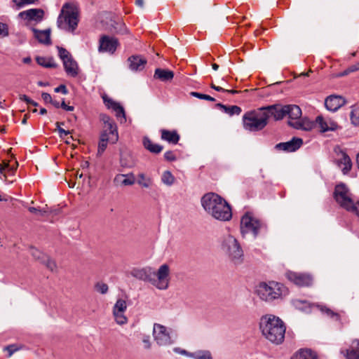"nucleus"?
Listing matches in <instances>:
<instances>
[{
	"mask_svg": "<svg viewBox=\"0 0 359 359\" xmlns=\"http://www.w3.org/2000/svg\"><path fill=\"white\" fill-rule=\"evenodd\" d=\"M78 10L72 4H65L57 18V26L62 29L73 32L78 25Z\"/></svg>",
	"mask_w": 359,
	"mask_h": 359,
	"instance_id": "423d86ee",
	"label": "nucleus"
},
{
	"mask_svg": "<svg viewBox=\"0 0 359 359\" xmlns=\"http://www.w3.org/2000/svg\"><path fill=\"white\" fill-rule=\"evenodd\" d=\"M129 67L132 71L142 70L147 64V60L140 55H133L128 58Z\"/></svg>",
	"mask_w": 359,
	"mask_h": 359,
	"instance_id": "412c9836",
	"label": "nucleus"
},
{
	"mask_svg": "<svg viewBox=\"0 0 359 359\" xmlns=\"http://www.w3.org/2000/svg\"><path fill=\"white\" fill-rule=\"evenodd\" d=\"M359 70V62L357 63L352 65L349 67V71H352V72H356Z\"/></svg>",
	"mask_w": 359,
	"mask_h": 359,
	"instance_id": "69168bd1",
	"label": "nucleus"
},
{
	"mask_svg": "<svg viewBox=\"0 0 359 359\" xmlns=\"http://www.w3.org/2000/svg\"><path fill=\"white\" fill-rule=\"evenodd\" d=\"M104 135H100V142L98 144V149L97 153L98 154L101 155L106 149L108 144V141L107 140L104 139Z\"/></svg>",
	"mask_w": 359,
	"mask_h": 359,
	"instance_id": "79ce46f5",
	"label": "nucleus"
},
{
	"mask_svg": "<svg viewBox=\"0 0 359 359\" xmlns=\"http://www.w3.org/2000/svg\"><path fill=\"white\" fill-rule=\"evenodd\" d=\"M138 184L144 188H149L153 183L151 177H147L144 173L138 174Z\"/></svg>",
	"mask_w": 359,
	"mask_h": 359,
	"instance_id": "f704fd0d",
	"label": "nucleus"
},
{
	"mask_svg": "<svg viewBox=\"0 0 359 359\" xmlns=\"http://www.w3.org/2000/svg\"><path fill=\"white\" fill-rule=\"evenodd\" d=\"M221 248L224 253L233 264L243 262L244 252L238 240L231 235L223 237Z\"/></svg>",
	"mask_w": 359,
	"mask_h": 359,
	"instance_id": "20e7f679",
	"label": "nucleus"
},
{
	"mask_svg": "<svg viewBox=\"0 0 359 359\" xmlns=\"http://www.w3.org/2000/svg\"><path fill=\"white\" fill-rule=\"evenodd\" d=\"M143 145L151 153L158 154L163 150V147L161 145L153 143L147 137H144Z\"/></svg>",
	"mask_w": 359,
	"mask_h": 359,
	"instance_id": "cd10ccee",
	"label": "nucleus"
},
{
	"mask_svg": "<svg viewBox=\"0 0 359 359\" xmlns=\"http://www.w3.org/2000/svg\"><path fill=\"white\" fill-rule=\"evenodd\" d=\"M173 350L175 353L187 356V357H189V354H191V352H189L184 349H182L180 348H175Z\"/></svg>",
	"mask_w": 359,
	"mask_h": 359,
	"instance_id": "bf43d9fd",
	"label": "nucleus"
},
{
	"mask_svg": "<svg viewBox=\"0 0 359 359\" xmlns=\"http://www.w3.org/2000/svg\"><path fill=\"white\" fill-rule=\"evenodd\" d=\"M265 114H267L268 119L273 116L276 121L281 120L286 116L285 106L278 104L271 105L263 107Z\"/></svg>",
	"mask_w": 359,
	"mask_h": 359,
	"instance_id": "dca6fc26",
	"label": "nucleus"
},
{
	"mask_svg": "<svg viewBox=\"0 0 359 359\" xmlns=\"http://www.w3.org/2000/svg\"><path fill=\"white\" fill-rule=\"evenodd\" d=\"M268 123V116L263 107L246 112L243 116L245 130L257 132L262 130Z\"/></svg>",
	"mask_w": 359,
	"mask_h": 359,
	"instance_id": "39448f33",
	"label": "nucleus"
},
{
	"mask_svg": "<svg viewBox=\"0 0 359 359\" xmlns=\"http://www.w3.org/2000/svg\"><path fill=\"white\" fill-rule=\"evenodd\" d=\"M4 350L8 351V356L11 357L15 351H17L18 350V348L15 345L12 344V345L6 346L4 348Z\"/></svg>",
	"mask_w": 359,
	"mask_h": 359,
	"instance_id": "5fc2aeb1",
	"label": "nucleus"
},
{
	"mask_svg": "<svg viewBox=\"0 0 359 359\" xmlns=\"http://www.w3.org/2000/svg\"><path fill=\"white\" fill-rule=\"evenodd\" d=\"M31 254L36 259H40L42 261L45 255L36 248L31 249Z\"/></svg>",
	"mask_w": 359,
	"mask_h": 359,
	"instance_id": "8fccbe9b",
	"label": "nucleus"
},
{
	"mask_svg": "<svg viewBox=\"0 0 359 359\" xmlns=\"http://www.w3.org/2000/svg\"><path fill=\"white\" fill-rule=\"evenodd\" d=\"M8 28L6 24L0 22V39L8 36Z\"/></svg>",
	"mask_w": 359,
	"mask_h": 359,
	"instance_id": "de8ad7c7",
	"label": "nucleus"
},
{
	"mask_svg": "<svg viewBox=\"0 0 359 359\" xmlns=\"http://www.w3.org/2000/svg\"><path fill=\"white\" fill-rule=\"evenodd\" d=\"M217 107L220 108L224 113L229 114V116L239 115L242 111L241 108L236 105L226 106L221 103H218Z\"/></svg>",
	"mask_w": 359,
	"mask_h": 359,
	"instance_id": "c85d7f7f",
	"label": "nucleus"
},
{
	"mask_svg": "<svg viewBox=\"0 0 359 359\" xmlns=\"http://www.w3.org/2000/svg\"><path fill=\"white\" fill-rule=\"evenodd\" d=\"M112 313L114 320L117 324L123 325L127 323L128 318L124 314L125 312L112 311Z\"/></svg>",
	"mask_w": 359,
	"mask_h": 359,
	"instance_id": "4c0bfd02",
	"label": "nucleus"
},
{
	"mask_svg": "<svg viewBox=\"0 0 359 359\" xmlns=\"http://www.w3.org/2000/svg\"><path fill=\"white\" fill-rule=\"evenodd\" d=\"M121 164L122 166L123 167H127V168H131L134 165V163L132 162V163H127V162H125L124 161V159L123 158H121Z\"/></svg>",
	"mask_w": 359,
	"mask_h": 359,
	"instance_id": "0e129e2a",
	"label": "nucleus"
},
{
	"mask_svg": "<svg viewBox=\"0 0 359 359\" xmlns=\"http://www.w3.org/2000/svg\"><path fill=\"white\" fill-rule=\"evenodd\" d=\"M334 198L338 205L348 212L353 210V207L357 201L354 200L352 194L344 184H339L335 187Z\"/></svg>",
	"mask_w": 359,
	"mask_h": 359,
	"instance_id": "1a4fd4ad",
	"label": "nucleus"
},
{
	"mask_svg": "<svg viewBox=\"0 0 359 359\" xmlns=\"http://www.w3.org/2000/svg\"><path fill=\"white\" fill-rule=\"evenodd\" d=\"M100 119L103 122L104 126H106L108 129L111 130V128H112L111 126L113 123H115L113 121V120L109 116H108L107 115H105V114H102L100 116Z\"/></svg>",
	"mask_w": 359,
	"mask_h": 359,
	"instance_id": "c03bdc74",
	"label": "nucleus"
},
{
	"mask_svg": "<svg viewBox=\"0 0 359 359\" xmlns=\"http://www.w3.org/2000/svg\"><path fill=\"white\" fill-rule=\"evenodd\" d=\"M100 135H104L105 137L104 139L107 140V141L109 142V143H111V135L109 134V133L102 132Z\"/></svg>",
	"mask_w": 359,
	"mask_h": 359,
	"instance_id": "774afa93",
	"label": "nucleus"
},
{
	"mask_svg": "<svg viewBox=\"0 0 359 359\" xmlns=\"http://www.w3.org/2000/svg\"><path fill=\"white\" fill-rule=\"evenodd\" d=\"M111 126H112L111 130H109L107 128V127L106 126H104L102 132L109 133V134L111 135V144H114L118 141V135L116 125L115 123H113Z\"/></svg>",
	"mask_w": 359,
	"mask_h": 359,
	"instance_id": "e433bc0d",
	"label": "nucleus"
},
{
	"mask_svg": "<svg viewBox=\"0 0 359 359\" xmlns=\"http://www.w3.org/2000/svg\"><path fill=\"white\" fill-rule=\"evenodd\" d=\"M191 95L194 97H196L201 99V100H206L211 101V102H214L215 100L214 97H212L210 95L199 93L197 92H191Z\"/></svg>",
	"mask_w": 359,
	"mask_h": 359,
	"instance_id": "a18cd8bd",
	"label": "nucleus"
},
{
	"mask_svg": "<svg viewBox=\"0 0 359 359\" xmlns=\"http://www.w3.org/2000/svg\"><path fill=\"white\" fill-rule=\"evenodd\" d=\"M37 0H13V1L16 4L19 8L23 6L26 4H31L36 1Z\"/></svg>",
	"mask_w": 359,
	"mask_h": 359,
	"instance_id": "603ef678",
	"label": "nucleus"
},
{
	"mask_svg": "<svg viewBox=\"0 0 359 359\" xmlns=\"http://www.w3.org/2000/svg\"><path fill=\"white\" fill-rule=\"evenodd\" d=\"M29 211L32 213L43 216L48 213L47 209H38L36 208L30 207Z\"/></svg>",
	"mask_w": 359,
	"mask_h": 359,
	"instance_id": "09e8293b",
	"label": "nucleus"
},
{
	"mask_svg": "<svg viewBox=\"0 0 359 359\" xmlns=\"http://www.w3.org/2000/svg\"><path fill=\"white\" fill-rule=\"evenodd\" d=\"M118 43L116 38L102 36L100 39L99 51L113 53L116 50Z\"/></svg>",
	"mask_w": 359,
	"mask_h": 359,
	"instance_id": "2eb2a0df",
	"label": "nucleus"
},
{
	"mask_svg": "<svg viewBox=\"0 0 359 359\" xmlns=\"http://www.w3.org/2000/svg\"><path fill=\"white\" fill-rule=\"evenodd\" d=\"M55 124L57 126V130L58 131L60 137L64 138L65 136H67V135L71 133L69 130H65L63 128H62L60 127V122H57Z\"/></svg>",
	"mask_w": 359,
	"mask_h": 359,
	"instance_id": "3c124183",
	"label": "nucleus"
},
{
	"mask_svg": "<svg viewBox=\"0 0 359 359\" xmlns=\"http://www.w3.org/2000/svg\"><path fill=\"white\" fill-rule=\"evenodd\" d=\"M175 181L173 175L169 170H165L161 175V182L166 186H172Z\"/></svg>",
	"mask_w": 359,
	"mask_h": 359,
	"instance_id": "72a5a7b5",
	"label": "nucleus"
},
{
	"mask_svg": "<svg viewBox=\"0 0 359 359\" xmlns=\"http://www.w3.org/2000/svg\"><path fill=\"white\" fill-rule=\"evenodd\" d=\"M62 62L65 70L68 75L72 77H75L78 75V65L72 57H69V59L63 61Z\"/></svg>",
	"mask_w": 359,
	"mask_h": 359,
	"instance_id": "5701e85b",
	"label": "nucleus"
},
{
	"mask_svg": "<svg viewBox=\"0 0 359 359\" xmlns=\"http://www.w3.org/2000/svg\"><path fill=\"white\" fill-rule=\"evenodd\" d=\"M259 329L263 336L271 343H283L286 328L278 317L270 314L262 316L259 321Z\"/></svg>",
	"mask_w": 359,
	"mask_h": 359,
	"instance_id": "7ed1b4c3",
	"label": "nucleus"
},
{
	"mask_svg": "<svg viewBox=\"0 0 359 359\" xmlns=\"http://www.w3.org/2000/svg\"><path fill=\"white\" fill-rule=\"evenodd\" d=\"M286 275L289 280L300 287L310 286L313 282L312 277L309 274L289 271Z\"/></svg>",
	"mask_w": 359,
	"mask_h": 359,
	"instance_id": "f8f14e48",
	"label": "nucleus"
},
{
	"mask_svg": "<svg viewBox=\"0 0 359 359\" xmlns=\"http://www.w3.org/2000/svg\"><path fill=\"white\" fill-rule=\"evenodd\" d=\"M265 228L264 224L259 219L252 217L250 213H245L241 220V233L243 237L252 234L257 238L259 232Z\"/></svg>",
	"mask_w": 359,
	"mask_h": 359,
	"instance_id": "6e6552de",
	"label": "nucleus"
},
{
	"mask_svg": "<svg viewBox=\"0 0 359 359\" xmlns=\"http://www.w3.org/2000/svg\"><path fill=\"white\" fill-rule=\"evenodd\" d=\"M58 54L60 59L63 61L69 59V57H72V56L65 48L62 47H57Z\"/></svg>",
	"mask_w": 359,
	"mask_h": 359,
	"instance_id": "37998d69",
	"label": "nucleus"
},
{
	"mask_svg": "<svg viewBox=\"0 0 359 359\" xmlns=\"http://www.w3.org/2000/svg\"><path fill=\"white\" fill-rule=\"evenodd\" d=\"M37 63L44 67L46 68H52L56 67L57 65L55 63L54 60L51 57H37L36 58Z\"/></svg>",
	"mask_w": 359,
	"mask_h": 359,
	"instance_id": "473e14b6",
	"label": "nucleus"
},
{
	"mask_svg": "<svg viewBox=\"0 0 359 359\" xmlns=\"http://www.w3.org/2000/svg\"><path fill=\"white\" fill-rule=\"evenodd\" d=\"M142 342L144 343L145 348H150L151 347V341L149 336H144L142 339Z\"/></svg>",
	"mask_w": 359,
	"mask_h": 359,
	"instance_id": "052dcab7",
	"label": "nucleus"
},
{
	"mask_svg": "<svg viewBox=\"0 0 359 359\" xmlns=\"http://www.w3.org/2000/svg\"><path fill=\"white\" fill-rule=\"evenodd\" d=\"M32 31L35 38H36L40 43L47 45L50 44V30L49 29L41 31L33 28Z\"/></svg>",
	"mask_w": 359,
	"mask_h": 359,
	"instance_id": "b1692460",
	"label": "nucleus"
},
{
	"mask_svg": "<svg viewBox=\"0 0 359 359\" xmlns=\"http://www.w3.org/2000/svg\"><path fill=\"white\" fill-rule=\"evenodd\" d=\"M291 359H318L311 350H301L294 354Z\"/></svg>",
	"mask_w": 359,
	"mask_h": 359,
	"instance_id": "7c9ffc66",
	"label": "nucleus"
},
{
	"mask_svg": "<svg viewBox=\"0 0 359 359\" xmlns=\"http://www.w3.org/2000/svg\"><path fill=\"white\" fill-rule=\"evenodd\" d=\"M337 165L341 169L343 174H348L352 168V161L348 155L343 150L336 151Z\"/></svg>",
	"mask_w": 359,
	"mask_h": 359,
	"instance_id": "ddd939ff",
	"label": "nucleus"
},
{
	"mask_svg": "<svg viewBox=\"0 0 359 359\" xmlns=\"http://www.w3.org/2000/svg\"><path fill=\"white\" fill-rule=\"evenodd\" d=\"M130 274L136 279L149 283L158 290H165L169 287L170 270L166 264L161 265L156 271L151 266L133 268Z\"/></svg>",
	"mask_w": 359,
	"mask_h": 359,
	"instance_id": "f257e3e1",
	"label": "nucleus"
},
{
	"mask_svg": "<svg viewBox=\"0 0 359 359\" xmlns=\"http://www.w3.org/2000/svg\"><path fill=\"white\" fill-rule=\"evenodd\" d=\"M288 124L295 129L306 131L311 130L314 126V123L307 118H300L297 121H289Z\"/></svg>",
	"mask_w": 359,
	"mask_h": 359,
	"instance_id": "aec40b11",
	"label": "nucleus"
},
{
	"mask_svg": "<svg viewBox=\"0 0 359 359\" xmlns=\"http://www.w3.org/2000/svg\"><path fill=\"white\" fill-rule=\"evenodd\" d=\"M353 210H351L349 212L353 213L359 217V201H357L355 203V205L353 207Z\"/></svg>",
	"mask_w": 359,
	"mask_h": 359,
	"instance_id": "680f3d73",
	"label": "nucleus"
},
{
	"mask_svg": "<svg viewBox=\"0 0 359 359\" xmlns=\"http://www.w3.org/2000/svg\"><path fill=\"white\" fill-rule=\"evenodd\" d=\"M127 309V303L124 299H118L113 306L112 311L125 312Z\"/></svg>",
	"mask_w": 359,
	"mask_h": 359,
	"instance_id": "58836bf2",
	"label": "nucleus"
},
{
	"mask_svg": "<svg viewBox=\"0 0 359 359\" xmlns=\"http://www.w3.org/2000/svg\"><path fill=\"white\" fill-rule=\"evenodd\" d=\"M345 99L339 95H330L325 100V105L327 110L336 111L345 104Z\"/></svg>",
	"mask_w": 359,
	"mask_h": 359,
	"instance_id": "a211bd4d",
	"label": "nucleus"
},
{
	"mask_svg": "<svg viewBox=\"0 0 359 359\" xmlns=\"http://www.w3.org/2000/svg\"><path fill=\"white\" fill-rule=\"evenodd\" d=\"M201 203L204 210L215 219L229 221L232 212L229 203L217 194L210 192L203 195Z\"/></svg>",
	"mask_w": 359,
	"mask_h": 359,
	"instance_id": "f03ea898",
	"label": "nucleus"
},
{
	"mask_svg": "<svg viewBox=\"0 0 359 359\" xmlns=\"http://www.w3.org/2000/svg\"><path fill=\"white\" fill-rule=\"evenodd\" d=\"M55 92L56 93H62L64 95L67 94L68 91L65 85H60L58 87L55 88Z\"/></svg>",
	"mask_w": 359,
	"mask_h": 359,
	"instance_id": "4d7b16f0",
	"label": "nucleus"
},
{
	"mask_svg": "<svg viewBox=\"0 0 359 359\" xmlns=\"http://www.w3.org/2000/svg\"><path fill=\"white\" fill-rule=\"evenodd\" d=\"M114 107L112 109L115 111L116 116L117 117H123L125 118V111L123 107H121L118 103L117 104H114Z\"/></svg>",
	"mask_w": 359,
	"mask_h": 359,
	"instance_id": "49530a36",
	"label": "nucleus"
},
{
	"mask_svg": "<svg viewBox=\"0 0 359 359\" xmlns=\"http://www.w3.org/2000/svg\"><path fill=\"white\" fill-rule=\"evenodd\" d=\"M104 103L108 108L113 109L114 104H117V102H115L111 99L109 98L107 96L104 95L102 97Z\"/></svg>",
	"mask_w": 359,
	"mask_h": 359,
	"instance_id": "864d4df0",
	"label": "nucleus"
},
{
	"mask_svg": "<svg viewBox=\"0 0 359 359\" xmlns=\"http://www.w3.org/2000/svg\"><path fill=\"white\" fill-rule=\"evenodd\" d=\"M153 337L156 343L160 346H167L174 343L168 329L158 323L154 325Z\"/></svg>",
	"mask_w": 359,
	"mask_h": 359,
	"instance_id": "9b49d317",
	"label": "nucleus"
},
{
	"mask_svg": "<svg viewBox=\"0 0 359 359\" xmlns=\"http://www.w3.org/2000/svg\"><path fill=\"white\" fill-rule=\"evenodd\" d=\"M210 87H211L212 89L215 90H217V91H218V92H223V91H225V89H224V88H222V87H221V86H215L213 83H212L210 84Z\"/></svg>",
	"mask_w": 359,
	"mask_h": 359,
	"instance_id": "338daca9",
	"label": "nucleus"
},
{
	"mask_svg": "<svg viewBox=\"0 0 359 359\" xmlns=\"http://www.w3.org/2000/svg\"><path fill=\"white\" fill-rule=\"evenodd\" d=\"M286 116L287 115L289 121H297L301 118L302 110L300 107L295 104L285 105Z\"/></svg>",
	"mask_w": 359,
	"mask_h": 359,
	"instance_id": "393cba45",
	"label": "nucleus"
},
{
	"mask_svg": "<svg viewBox=\"0 0 359 359\" xmlns=\"http://www.w3.org/2000/svg\"><path fill=\"white\" fill-rule=\"evenodd\" d=\"M351 123L355 126H359V105L352 107L350 113Z\"/></svg>",
	"mask_w": 359,
	"mask_h": 359,
	"instance_id": "c9c22d12",
	"label": "nucleus"
},
{
	"mask_svg": "<svg viewBox=\"0 0 359 359\" xmlns=\"http://www.w3.org/2000/svg\"><path fill=\"white\" fill-rule=\"evenodd\" d=\"M95 289L97 292L102 294H104L107 293L109 290V287L106 283L103 282H97L95 285Z\"/></svg>",
	"mask_w": 359,
	"mask_h": 359,
	"instance_id": "ea45409f",
	"label": "nucleus"
},
{
	"mask_svg": "<svg viewBox=\"0 0 359 359\" xmlns=\"http://www.w3.org/2000/svg\"><path fill=\"white\" fill-rule=\"evenodd\" d=\"M193 359H212V353L208 350H198L189 354Z\"/></svg>",
	"mask_w": 359,
	"mask_h": 359,
	"instance_id": "c756f323",
	"label": "nucleus"
},
{
	"mask_svg": "<svg viewBox=\"0 0 359 359\" xmlns=\"http://www.w3.org/2000/svg\"><path fill=\"white\" fill-rule=\"evenodd\" d=\"M174 76L173 72L168 69L158 68L155 70L154 77L162 81H170Z\"/></svg>",
	"mask_w": 359,
	"mask_h": 359,
	"instance_id": "bb28decb",
	"label": "nucleus"
},
{
	"mask_svg": "<svg viewBox=\"0 0 359 359\" xmlns=\"http://www.w3.org/2000/svg\"><path fill=\"white\" fill-rule=\"evenodd\" d=\"M161 139L163 140L167 141L169 143L177 144L180 140V135L175 130H168L163 129L161 130Z\"/></svg>",
	"mask_w": 359,
	"mask_h": 359,
	"instance_id": "a878e982",
	"label": "nucleus"
},
{
	"mask_svg": "<svg viewBox=\"0 0 359 359\" xmlns=\"http://www.w3.org/2000/svg\"><path fill=\"white\" fill-rule=\"evenodd\" d=\"M41 97L46 103H50L53 100L51 95L48 93H43L41 94Z\"/></svg>",
	"mask_w": 359,
	"mask_h": 359,
	"instance_id": "13d9d810",
	"label": "nucleus"
},
{
	"mask_svg": "<svg viewBox=\"0 0 359 359\" xmlns=\"http://www.w3.org/2000/svg\"><path fill=\"white\" fill-rule=\"evenodd\" d=\"M303 141L301 138L293 137L291 140L286 142H280L275 146L278 150H283L287 152H292L298 149L302 144Z\"/></svg>",
	"mask_w": 359,
	"mask_h": 359,
	"instance_id": "f3484780",
	"label": "nucleus"
},
{
	"mask_svg": "<svg viewBox=\"0 0 359 359\" xmlns=\"http://www.w3.org/2000/svg\"><path fill=\"white\" fill-rule=\"evenodd\" d=\"M114 182L117 186L133 185L135 183V177L132 173L129 175L118 174L115 176Z\"/></svg>",
	"mask_w": 359,
	"mask_h": 359,
	"instance_id": "4be33fe9",
	"label": "nucleus"
},
{
	"mask_svg": "<svg viewBox=\"0 0 359 359\" xmlns=\"http://www.w3.org/2000/svg\"><path fill=\"white\" fill-rule=\"evenodd\" d=\"M41 262L51 271H53L56 269L57 266H56L55 262L53 260H52L51 259H50L48 256L45 255Z\"/></svg>",
	"mask_w": 359,
	"mask_h": 359,
	"instance_id": "a19ab883",
	"label": "nucleus"
},
{
	"mask_svg": "<svg viewBox=\"0 0 359 359\" xmlns=\"http://www.w3.org/2000/svg\"><path fill=\"white\" fill-rule=\"evenodd\" d=\"M292 304L294 309L306 313H310L313 307H317L323 314L330 318H335L337 320L339 319V315L325 306L311 304L308 301L298 299L292 300Z\"/></svg>",
	"mask_w": 359,
	"mask_h": 359,
	"instance_id": "9d476101",
	"label": "nucleus"
},
{
	"mask_svg": "<svg viewBox=\"0 0 359 359\" xmlns=\"http://www.w3.org/2000/svg\"><path fill=\"white\" fill-rule=\"evenodd\" d=\"M60 107H62L63 109H65L66 111H72L74 110V107L67 105L64 100H62V102L60 104Z\"/></svg>",
	"mask_w": 359,
	"mask_h": 359,
	"instance_id": "e2e57ef3",
	"label": "nucleus"
},
{
	"mask_svg": "<svg viewBox=\"0 0 359 359\" xmlns=\"http://www.w3.org/2000/svg\"><path fill=\"white\" fill-rule=\"evenodd\" d=\"M256 292L259 298L266 302H271L280 297L285 292L283 284L274 281L261 283L257 287Z\"/></svg>",
	"mask_w": 359,
	"mask_h": 359,
	"instance_id": "0eeeda50",
	"label": "nucleus"
},
{
	"mask_svg": "<svg viewBox=\"0 0 359 359\" xmlns=\"http://www.w3.org/2000/svg\"><path fill=\"white\" fill-rule=\"evenodd\" d=\"M315 124L318 126L321 133L334 131L338 128V125L334 121L330 118L322 116L316 117Z\"/></svg>",
	"mask_w": 359,
	"mask_h": 359,
	"instance_id": "4468645a",
	"label": "nucleus"
},
{
	"mask_svg": "<svg viewBox=\"0 0 359 359\" xmlns=\"http://www.w3.org/2000/svg\"><path fill=\"white\" fill-rule=\"evenodd\" d=\"M341 353L344 355L346 359H359V351H357L355 347H353V344H351L350 348L345 351L341 350Z\"/></svg>",
	"mask_w": 359,
	"mask_h": 359,
	"instance_id": "2f4dec72",
	"label": "nucleus"
},
{
	"mask_svg": "<svg viewBox=\"0 0 359 359\" xmlns=\"http://www.w3.org/2000/svg\"><path fill=\"white\" fill-rule=\"evenodd\" d=\"M43 14H44L43 11L41 9L31 8V9L20 12L19 13L18 16L24 20L40 22L43 19Z\"/></svg>",
	"mask_w": 359,
	"mask_h": 359,
	"instance_id": "6ab92c4d",
	"label": "nucleus"
},
{
	"mask_svg": "<svg viewBox=\"0 0 359 359\" xmlns=\"http://www.w3.org/2000/svg\"><path fill=\"white\" fill-rule=\"evenodd\" d=\"M164 158L168 161H174L176 160V156L172 151H168L164 154Z\"/></svg>",
	"mask_w": 359,
	"mask_h": 359,
	"instance_id": "6e6d98bb",
	"label": "nucleus"
}]
</instances>
